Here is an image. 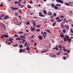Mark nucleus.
Masks as SVG:
<instances>
[{
	"label": "nucleus",
	"mask_w": 73,
	"mask_h": 73,
	"mask_svg": "<svg viewBox=\"0 0 73 73\" xmlns=\"http://www.w3.org/2000/svg\"><path fill=\"white\" fill-rule=\"evenodd\" d=\"M66 37L67 38V40L69 42H70V41L72 40V39L71 38H69V36L68 35H66Z\"/></svg>",
	"instance_id": "f257e3e1"
},
{
	"label": "nucleus",
	"mask_w": 73,
	"mask_h": 73,
	"mask_svg": "<svg viewBox=\"0 0 73 73\" xmlns=\"http://www.w3.org/2000/svg\"><path fill=\"white\" fill-rule=\"evenodd\" d=\"M11 9L13 11H15L16 10H18V8L17 7L14 8L13 7H11Z\"/></svg>",
	"instance_id": "f03ea898"
},
{
	"label": "nucleus",
	"mask_w": 73,
	"mask_h": 73,
	"mask_svg": "<svg viewBox=\"0 0 73 73\" xmlns=\"http://www.w3.org/2000/svg\"><path fill=\"white\" fill-rule=\"evenodd\" d=\"M25 51V49L23 50L22 49H20L19 52L21 53V52H24Z\"/></svg>",
	"instance_id": "7ed1b4c3"
},
{
	"label": "nucleus",
	"mask_w": 73,
	"mask_h": 73,
	"mask_svg": "<svg viewBox=\"0 0 73 73\" xmlns=\"http://www.w3.org/2000/svg\"><path fill=\"white\" fill-rule=\"evenodd\" d=\"M56 1L58 3H63L64 2L63 1L61 0H56Z\"/></svg>",
	"instance_id": "20e7f679"
},
{
	"label": "nucleus",
	"mask_w": 73,
	"mask_h": 73,
	"mask_svg": "<svg viewBox=\"0 0 73 73\" xmlns=\"http://www.w3.org/2000/svg\"><path fill=\"white\" fill-rule=\"evenodd\" d=\"M39 16H40V17H45V15L42 14L41 12H39Z\"/></svg>",
	"instance_id": "39448f33"
},
{
	"label": "nucleus",
	"mask_w": 73,
	"mask_h": 73,
	"mask_svg": "<svg viewBox=\"0 0 73 73\" xmlns=\"http://www.w3.org/2000/svg\"><path fill=\"white\" fill-rule=\"evenodd\" d=\"M64 5H68V6H70L71 7H73V5H69V3H65L64 4Z\"/></svg>",
	"instance_id": "423d86ee"
},
{
	"label": "nucleus",
	"mask_w": 73,
	"mask_h": 73,
	"mask_svg": "<svg viewBox=\"0 0 73 73\" xmlns=\"http://www.w3.org/2000/svg\"><path fill=\"white\" fill-rule=\"evenodd\" d=\"M65 26L66 29H68L69 28V26L68 25H65Z\"/></svg>",
	"instance_id": "0eeeda50"
},
{
	"label": "nucleus",
	"mask_w": 73,
	"mask_h": 73,
	"mask_svg": "<svg viewBox=\"0 0 73 73\" xmlns=\"http://www.w3.org/2000/svg\"><path fill=\"white\" fill-rule=\"evenodd\" d=\"M31 28L32 32H33L34 31H35V27H34V28H33L32 27H31Z\"/></svg>",
	"instance_id": "6e6552de"
},
{
	"label": "nucleus",
	"mask_w": 73,
	"mask_h": 73,
	"mask_svg": "<svg viewBox=\"0 0 73 73\" xmlns=\"http://www.w3.org/2000/svg\"><path fill=\"white\" fill-rule=\"evenodd\" d=\"M47 14L48 15H49V16H51L52 15V12L49 11L48 13Z\"/></svg>",
	"instance_id": "1a4fd4ad"
},
{
	"label": "nucleus",
	"mask_w": 73,
	"mask_h": 73,
	"mask_svg": "<svg viewBox=\"0 0 73 73\" xmlns=\"http://www.w3.org/2000/svg\"><path fill=\"white\" fill-rule=\"evenodd\" d=\"M40 40H42V36H38Z\"/></svg>",
	"instance_id": "9d476101"
},
{
	"label": "nucleus",
	"mask_w": 73,
	"mask_h": 73,
	"mask_svg": "<svg viewBox=\"0 0 73 73\" xmlns=\"http://www.w3.org/2000/svg\"><path fill=\"white\" fill-rule=\"evenodd\" d=\"M27 44H28V42H26L24 45V46H26V47H28V45H27Z\"/></svg>",
	"instance_id": "9b49d317"
},
{
	"label": "nucleus",
	"mask_w": 73,
	"mask_h": 73,
	"mask_svg": "<svg viewBox=\"0 0 73 73\" xmlns=\"http://www.w3.org/2000/svg\"><path fill=\"white\" fill-rule=\"evenodd\" d=\"M43 13H44V15H46V11L45 10H44L43 11Z\"/></svg>",
	"instance_id": "f8f14e48"
},
{
	"label": "nucleus",
	"mask_w": 73,
	"mask_h": 73,
	"mask_svg": "<svg viewBox=\"0 0 73 73\" xmlns=\"http://www.w3.org/2000/svg\"><path fill=\"white\" fill-rule=\"evenodd\" d=\"M63 20V19H58L57 20V21L58 22H61V21H62V20Z\"/></svg>",
	"instance_id": "ddd939ff"
},
{
	"label": "nucleus",
	"mask_w": 73,
	"mask_h": 73,
	"mask_svg": "<svg viewBox=\"0 0 73 73\" xmlns=\"http://www.w3.org/2000/svg\"><path fill=\"white\" fill-rule=\"evenodd\" d=\"M54 8H55V9H56V10H58V7L56 6H54Z\"/></svg>",
	"instance_id": "4468645a"
},
{
	"label": "nucleus",
	"mask_w": 73,
	"mask_h": 73,
	"mask_svg": "<svg viewBox=\"0 0 73 73\" xmlns=\"http://www.w3.org/2000/svg\"><path fill=\"white\" fill-rule=\"evenodd\" d=\"M4 16V15H3V14H1V15H0V19L1 20H2L1 17H3Z\"/></svg>",
	"instance_id": "2eb2a0df"
},
{
	"label": "nucleus",
	"mask_w": 73,
	"mask_h": 73,
	"mask_svg": "<svg viewBox=\"0 0 73 73\" xmlns=\"http://www.w3.org/2000/svg\"><path fill=\"white\" fill-rule=\"evenodd\" d=\"M8 16H6L5 17H4V20H7V19H8Z\"/></svg>",
	"instance_id": "dca6fc26"
},
{
	"label": "nucleus",
	"mask_w": 73,
	"mask_h": 73,
	"mask_svg": "<svg viewBox=\"0 0 73 73\" xmlns=\"http://www.w3.org/2000/svg\"><path fill=\"white\" fill-rule=\"evenodd\" d=\"M3 36L5 37H8V35H6L3 34Z\"/></svg>",
	"instance_id": "f3484780"
},
{
	"label": "nucleus",
	"mask_w": 73,
	"mask_h": 73,
	"mask_svg": "<svg viewBox=\"0 0 73 73\" xmlns=\"http://www.w3.org/2000/svg\"><path fill=\"white\" fill-rule=\"evenodd\" d=\"M51 6L52 7V8H54V6H55V5H54V4L53 3H52L51 4Z\"/></svg>",
	"instance_id": "a211bd4d"
},
{
	"label": "nucleus",
	"mask_w": 73,
	"mask_h": 73,
	"mask_svg": "<svg viewBox=\"0 0 73 73\" xmlns=\"http://www.w3.org/2000/svg\"><path fill=\"white\" fill-rule=\"evenodd\" d=\"M61 34V35H60V37H64V35H63V33H60Z\"/></svg>",
	"instance_id": "6ab92c4d"
},
{
	"label": "nucleus",
	"mask_w": 73,
	"mask_h": 73,
	"mask_svg": "<svg viewBox=\"0 0 73 73\" xmlns=\"http://www.w3.org/2000/svg\"><path fill=\"white\" fill-rule=\"evenodd\" d=\"M47 52V50H44V51H41V53H45V52Z\"/></svg>",
	"instance_id": "aec40b11"
},
{
	"label": "nucleus",
	"mask_w": 73,
	"mask_h": 73,
	"mask_svg": "<svg viewBox=\"0 0 73 73\" xmlns=\"http://www.w3.org/2000/svg\"><path fill=\"white\" fill-rule=\"evenodd\" d=\"M13 40V38H9V41H12Z\"/></svg>",
	"instance_id": "412c9836"
},
{
	"label": "nucleus",
	"mask_w": 73,
	"mask_h": 73,
	"mask_svg": "<svg viewBox=\"0 0 73 73\" xmlns=\"http://www.w3.org/2000/svg\"><path fill=\"white\" fill-rule=\"evenodd\" d=\"M18 46V45L17 44H15L13 46V47H17V46Z\"/></svg>",
	"instance_id": "4be33fe9"
},
{
	"label": "nucleus",
	"mask_w": 73,
	"mask_h": 73,
	"mask_svg": "<svg viewBox=\"0 0 73 73\" xmlns=\"http://www.w3.org/2000/svg\"><path fill=\"white\" fill-rule=\"evenodd\" d=\"M70 29V32L71 33H73V29Z\"/></svg>",
	"instance_id": "5701e85b"
},
{
	"label": "nucleus",
	"mask_w": 73,
	"mask_h": 73,
	"mask_svg": "<svg viewBox=\"0 0 73 73\" xmlns=\"http://www.w3.org/2000/svg\"><path fill=\"white\" fill-rule=\"evenodd\" d=\"M8 39H7L6 40V42H7L8 45H10L11 44V42H8Z\"/></svg>",
	"instance_id": "b1692460"
},
{
	"label": "nucleus",
	"mask_w": 73,
	"mask_h": 73,
	"mask_svg": "<svg viewBox=\"0 0 73 73\" xmlns=\"http://www.w3.org/2000/svg\"><path fill=\"white\" fill-rule=\"evenodd\" d=\"M62 46L61 45H59V48H60V49H61V48H62Z\"/></svg>",
	"instance_id": "393cba45"
},
{
	"label": "nucleus",
	"mask_w": 73,
	"mask_h": 73,
	"mask_svg": "<svg viewBox=\"0 0 73 73\" xmlns=\"http://www.w3.org/2000/svg\"><path fill=\"white\" fill-rule=\"evenodd\" d=\"M19 3H20V2H18V1H15V4H19Z\"/></svg>",
	"instance_id": "a878e982"
},
{
	"label": "nucleus",
	"mask_w": 73,
	"mask_h": 73,
	"mask_svg": "<svg viewBox=\"0 0 73 73\" xmlns=\"http://www.w3.org/2000/svg\"><path fill=\"white\" fill-rule=\"evenodd\" d=\"M41 33L42 34V35H43V36H44V38H45V35H44V33H43V32H41Z\"/></svg>",
	"instance_id": "bb28decb"
},
{
	"label": "nucleus",
	"mask_w": 73,
	"mask_h": 73,
	"mask_svg": "<svg viewBox=\"0 0 73 73\" xmlns=\"http://www.w3.org/2000/svg\"><path fill=\"white\" fill-rule=\"evenodd\" d=\"M56 23L55 22L54 23L52 24V25L53 26V27H54V26H55L56 25Z\"/></svg>",
	"instance_id": "cd10ccee"
},
{
	"label": "nucleus",
	"mask_w": 73,
	"mask_h": 73,
	"mask_svg": "<svg viewBox=\"0 0 73 73\" xmlns=\"http://www.w3.org/2000/svg\"><path fill=\"white\" fill-rule=\"evenodd\" d=\"M26 25H30V23H29V21H28L26 23Z\"/></svg>",
	"instance_id": "c85d7f7f"
},
{
	"label": "nucleus",
	"mask_w": 73,
	"mask_h": 73,
	"mask_svg": "<svg viewBox=\"0 0 73 73\" xmlns=\"http://www.w3.org/2000/svg\"><path fill=\"white\" fill-rule=\"evenodd\" d=\"M63 39H64V41H66V37H64Z\"/></svg>",
	"instance_id": "c756f323"
},
{
	"label": "nucleus",
	"mask_w": 73,
	"mask_h": 73,
	"mask_svg": "<svg viewBox=\"0 0 73 73\" xmlns=\"http://www.w3.org/2000/svg\"><path fill=\"white\" fill-rule=\"evenodd\" d=\"M66 18H64L63 20V22L64 23H65V22H66Z\"/></svg>",
	"instance_id": "7c9ffc66"
},
{
	"label": "nucleus",
	"mask_w": 73,
	"mask_h": 73,
	"mask_svg": "<svg viewBox=\"0 0 73 73\" xmlns=\"http://www.w3.org/2000/svg\"><path fill=\"white\" fill-rule=\"evenodd\" d=\"M27 50H29V47H27V48H26Z\"/></svg>",
	"instance_id": "2f4dec72"
},
{
	"label": "nucleus",
	"mask_w": 73,
	"mask_h": 73,
	"mask_svg": "<svg viewBox=\"0 0 73 73\" xmlns=\"http://www.w3.org/2000/svg\"><path fill=\"white\" fill-rule=\"evenodd\" d=\"M60 18H64V17H65L63 15H61L60 16Z\"/></svg>",
	"instance_id": "473e14b6"
},
{
	"label": "nucleus",
	"mask_w": 73,
	"mask_h": 73,
	"mask_svg": "<svg viewBox=\"0 0 73 73\" xmlns=\"http://www.w3.org/2000/svg\"><path fill=\"white\" fill-rule=\"evenodd\" d=\"M19 12L20 13H22V11H21V10H19Z\"/></svg>",
	"instance_id": "72a5a7b5"
},
{
	"label": "nucleus",
	"mask_w": 73,
	"mask_h": 73,
	"mask_svg": "<svg viewBox=\"0 0 73 73\" xmlns=\"http://www.w3.org/2000/svg\"><path fill=\"white\" fill-rule=\"evenodd\" d=\"M27 7L28 8H31V6L29 5H27Z\"/></svg>",
	"instance_id": "f704fd0d"
},
{
	"label": "nucleus",
	"mask_w": 73,
	"mask_h": 73,
	"mask_svg": "<svg viewBox=\"0 0 73 73\" xmlns=\"http://www.w3.org/2000/svg\"><path fill=\"white\" fill-rule=\"evenodd\" d=\"M47 32H48V33H51V32H50V31L48 30H46Z\"/></svg>",
	"instance_id": "c9c22d12"
},
{
	"label": "nucleus",
	"mask_w": 73,
	"mask_h": 73,
	"mask_svg": "<svg viewBox=\"0 0 73 73\" xmlns=\"http://www.w3.org/2000/svg\"><path fill=\"white\" fill-rule=\"evenodd\" d=\"M56 47L55 49H56V50H58V48L57 47V45H56Z\"/></svg>",
	"instance_id": "e433bc0d"
},
{
	"label": "nucleus",
	"mask_w": 73,
	"mask_h": 73,
	"mask_svg": "<svg viewBox=\"0 0 73 73\" xmlns=\"http://www.w3.org/2000/svg\"><path fill=\"white\" fill-rule=\"evenodd\" d=\"M15 16H18V15H19V13H15Z\"/></svg>",
	"instance_id": "4c0bfd02"
},
{
	"label": "nucleus",
	"mask_w": 73,
	"mask_h": 73,
	"mask_svg": "<svg viewBox=\"0 0 73 73\" xmlns=\"http://www.w3.org/2000/svg\"><path fill=\"white\" fill-rule=\"evenodd\" d=\"M41 25H36V27H37V28H40V26Z\"/></svg>",
	"instance_id": "58836bf2"
},
{
	"label": "nucleus",
	"mask_w": 73,
	"mask_h": 73,
	"mask_svg": "<svg viewBox=\"0 0 73 73\" xmlns=\"http://www.w3.org/2000/svg\"><path fill=\"white\" fill-rule=\"evenodd\" d=\"M19 47H20V48H22L23 47V46L21 45H20L19 46Z\"/></svg>",
	"instance_id": "ea45409f"
},
{
	"label": "nucleus",
	"mask_w": 73,
	"mask_h": 73,
	"mask_svg": "<svg viewBox=\"0 0 73 73\" xmlns=\"http://www.w3.org/2000/svg\"><path fill=\"white\" fill-rule=\"evenodd\" d=\"M60 53H61V52H60L56 53V54H57V55H60Z\"/></svg>",
	"instance_id": "a19ab883"
},
{
	"label": "nucleus",
	"mask_w": 73,
	"mask_h": 73,
	"mask_svg": "<svg viewBox=\"0 0 73 73\" xmlns=\"http://www.w3.org/2000/svg\"><path fill=\"white\" fill-rule=\"evenodd\" d=\"M29 3H30V4H33V2H32V1H31L29 2Z\"/></svg>",
	"instance_id": "79ce46f5"
},
{
	"label": "nucleus",
	"mask_w": 73,
	"mask_h": 73,
	"mask_svg": "<svg viewBox=\"0 0 73 73\" xmlns=\"http://www.w3.org/2000/svg\"><path fill=\"white\" fill-rule=\"evenodd\" d=\"M56 20H59L60 19V17H58L56 18Z\"/></svg>",
	"instance_id": "37998d69"
},
{
	"label": "nucleus",
	"mask_w": 73,
	"mask_h": 73,
	"mask_svg": "<svg viewBox=\"0 0 73 73\" xmlns=\"http://www.w3.org/2000/svg\"><path fill=\"white\" fill-rule=\"evenodd\" d=\"M21 33H23V32H19L18 33V34H21Z\"/></svg>",
	"instance_id": "c03bdc74"
},
{
	"label": "nucleus",
	"mask_w": 73,
	"mask_h": 73,
	"mask_svg": "<svg viewBox=\"0 0 73 73\" xmlns=\"http://www.w3.org/2000/svg\"><path fill=\"white\" fill-rule=\"evenodd\" d=\"M30 33H27V34H25V35L26 36H27L28 35H29Z\"/></svg>",
	"instance_id": "a18cd8bd"
},
{
	"label": "nucleus",
	"mask_w": 73,
	"mask_h": 73,
	"mask_svg": "<svg viewBox=\"0 0 73 73\" xmlns=\"http://www.w3.org/2000/svg\"><path fill=\"white\" fill-rule=\"evenodd\" d=\"M56 6H61V5L58 4H56Z\"/></svg>",
	"instance_id": "49530a36"
},
{
	"label": "nucleus",
	"mask_w": 73,
	"mask_h": 73,
	"mask_svg": "<svg viewBox=\"0 0 73 73\" xmlns=\"http://www.w3.org/2000/svg\"><path fill=\"white\" fill-rule=\"evenodd\" d=\"M36 45H37V43H36V42L34 43V46H36Z\"/></svg>",
	"instance_id": "de8ad7c7"
},
{
	"label": "nucleus",
	"mask_w": 73,
	"mask_h": 73,
	"mask_svg": "<svg viewBox=\"0 0 73 73\" xmlns=\"http://www.w3.org/2000/svg\"><path fill=\"white\" fill-rule=\"evenodd\" d=\"M63 33H65L66 32V30H65V29L63 31Z\"/></svg>",
	"instance_id": "09e8293b"
},
{
	"label": "nucleus",
	"mask_w": 73,
	"mask_h": 73,
	"mask_svg": "<svg viewBox=\"0 0 73 73\" xmlns=\"http://www.w3.org/2000/svg\"><path fill=\"white\" fill-rule=\"evenodd\" d=\"M54 19H53L51 20V22H54Z\"/></svg>",
	"instance_id": "8fccbe9b"
},
{
	"label": "nucleus",
	"mask_w": 73,
	"mask_h": 73,
	"mask_svg": "<svg viewBox=\"0 0 73 73\" xmlns=\"http://www.w3.org/2000/svg\"><path fill=\"white\" fill-rule=\"evenodd\" d=\"M25 41H26V40H23V41H22V42L23 44H24V43H25Z\"/></svg>",
	"instance_id": "3c124183"
},
{
	"label": "nucleus",
	"mask_w": 73,
	"mask_h": 73,
	"mask_svg": "<svg viewBox=\"0 0 73 73\" xmlns=\"http://www.w3.org/2000/svg\"><path fill=\"white\" fill-rule=\"evenodd\" d=\"M40 31V29H37L36 30V31Z\"/></svg>",
	"instance_id": "603ef678"
},
{
	"label": "nucleus",
	"mask_w": 73,
	"mask_h": 73,
	"mask_svg": "<svg viewBox=\"0 0 73 73\" xmlns=\"http://www.w3.org/2000/svg\"><path fill=\"white\" fill-rule=\"evenodd\" d=\"M63 59L64 60H66V58H65V57L64 56L63 57Z\"/></svg>",
	"instance_id": "864d4df0"
},
{
	"label": "nucleus",
	"mask_w": 73,
	"mask_h": 73,
	"mask_svg": "<svg viewBox=\"0 0 73 73\" xmlns=\"http://www.w3.org/2000/svg\"><path fill=\"white\" fill-rule=\"evenodd\" d=\"M21 23H22V21L20 23L18 24H16V25H21Z\"/></svg>",
	"instance_id": "5fc2aeb1"
},
{
	"label": "nucleus",
	"mask_w": 73,
	"mask_h": 73,
	"mask_svg": "<svg viewBox=\"0 0 73 73\" xmlns=\"http://www.w3.org/2000/svg\"><path fill=\"white\" fill-rule=\"evenodd\" d=\"M30 15H33V13H30Z\"/></svg>",
	"instance_id": "6e6d98bb"
},
{
	"label": "nucleus",
	"mask_w": 73,
	"mask_h": 73,
	"mask_svg": "<svg viewBox=\"0 0 73 73\" xmlns=\"http://www.w3.org/2000/svg\"><path fill=\"white\" fill-rule=\"evenodd\" d=\"M56 13H54V16L55 17L56 16Z\"/></svg>",
	"instance_id": "4d7b16f0"
},
{
	"label": "nucleus",
	"mask_w": 73,
	"mask_h": 73,
	"mask_svg": "<svg viewBox=\"0 0 73 73\" xmlns=\"http://www.w3.org/2000/svg\"><path fill=\"white\" fill-rule=\"evenodd\" d=\"M64 51V52H66V50H67L66 49H65L64 50H63Z\"/></svg>",
	"instance_id": "13d9d810"
},
{
	"label": "nucleus",
	"mask_w": 73,
	"mask_h": 73,
	"mask_svg": "<svg viewBox=\"0 0 73 73\" xmlns=\"http://www.w3.org/2000/svg\"><path fill=\"white\" fill-rule=\"evenodd\" d=\"M64 54L65 55H68V54H67L66 53H64Z\"/></svg>",
	"instance_id": "bf43d9fd"
},
{
	"label": "nucleus",
	"mask_w": 73,
	"mask_h": 73,
	"mask_svg": "<svg viewBox=\"0 0 73 73\" xmlns=\"http://www.w3.org/2000/svg\"><path fill=\"white\" fill-rule=\"evenodd\" d=\"M33 25H34V26L35 27L36 26V24H35V23L33 22Z\"/></svg>",
	"instance_id": "052dcab7"
},
{
	"label": "nucleus",
	"mask_w": 73,
	"mask_h": 73,
	"mask_svg": "<svg viewBox=\"0 0 73 73\" xmlns=\"http://www.w3.org/2000/svg\"><path fill=\"white\" fill-rule=\"evenodd\" d=\"M67 53H70V50H67Z\"/></svg>",
	"instance_id": "680f3d73"
},
{
	"label": "nucleus",
	"mask_w": 73,
	"mask_h": 73,
	"mask_svg": "<svg viewBox=\"0 0 73 73\" xmlns=\"http://www.w3.org/2000/svg\"><path fill=\"white\" fill-rule=\"evenodd\" d=\"M14 36H15V37H18V35H14Z\"/></svg>",
	"instance_id": "e2e57ef3"
},
{
	"label": "nucleus",
	"mask_w": 73,
	"mask_h": 73,
	"mask_svg": "<svg viewBox=\"0 0 73 73\" xmlns=\"http://www.w3.org/2000/svg\"><path fill=\"white\" fill-rule=\"evenodd\" d=\"M26 31L27 32H29V30L28 29H26Z\"/></svg>",
	"instance_id": "0e129e2a"
},
{
	"label": "nucleus",
	"mask_w": 73,
	"mask_h": 73,
	"mask_svg": "<svg viewBox=\"0 0 73 73\" xmlns=\"http://www.w3.org/2000/svg\"><path fill=\"white\" fill-rule=\"evenodd\" d=\"M31 38H33V37H34V35H32L31 37Z\"/></svg>",
	"instance_id": "69168bd1"
},
{
	"label": "nucleus",
	"mask_w": 73,
	"mask_h": 73,
	"mask_svg": "<svg viewBox=\"0 0 73 73\" xmlns=\"http://www.w3.org/2000/svg\"><path fill=\"white\" fill-rule=\"evenodd\" d=\"M21 38H23V36H21V37H20Z\"/></svg>",
	"instance_id": "338daca9"
},
{
	"label": "nucleus",
	"mask_w": 73,
	"mask_h": 73,
	"mask_svg": "<svg viewBox=\"0 0 73 73\" xmlns=\"http://www.w3.org/2000/svg\"><path fill=\"white\" fill-rule=\"evenodd\" d=\"M24 7V5H23L22 6H21V8H23V7Z\"/></svg>",
	"instance_id": "774afa93"
}]
</instances>
